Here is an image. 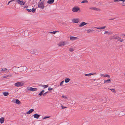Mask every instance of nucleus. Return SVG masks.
Instances as JSON below:
<instances>
[{
  "label": "nucleus",
  "instance_id": "1",
  "mask_svg": "<svg viewBox=\"0 0 125 125\" xmlns=\"http://www.w3.org/2000/svg\"><path fill=\"white\" fill-rule=\"evenodd\" d=\"M38 6L42 9H43L44 7V1H42L39 3Z\"/></svg>",
  "mask_w": 125,
  "mask_h": 125
},
{
  "label": "nucleus",
  "instance_id": "2",
  "mask_svg": "<svg viewBox=\"0 0 125 125\" xmlns=\"http://www.w3.org/2000/svg\"><path fill=\"white\" fill-rule=\"evenodd\" d=\"M23 85V84L20 82H18L14 84V85L17 87L21 86Z\"/></svg>",
  "mask_w": 125,
  "mask_h": 125
},
{
  "label": "nucleus",
  "instance_id": "3",
  "mask_svg": "<svg viewBox=\"0 0 125 125\" xmlns=\"http://www.w3.org/2000/svg\"><path fill=\"white\" fill-rule=\"evenodd\" d=\"M79 21V20L78 18H74L72 19V21L73 23H78Z\"/></svg>",
  "mask_w": 125,
  "mask_h": 125
},
{
  "label": "nucleus",
  "instance_id": "4",
  "mask_svg": "<svg viewBox=\"0 0 125 125\" xmlns=\"http://www.w3.org/2000/svg\"><path fill=\"white\" fill-rule=\"evenodd\" d=\"M66 43V42H62L59 43L58 45L59 46H64Z\"/></svg>",
  "mask_w": 125,
  "mask_h": 125
},
{
  "label": "nucleus",
  "instance_id": "5",
  "mask_svg": "<svg viewBox=\"0 0 125 125\" xmlns=\"http://www.w3.org/2000/svg\"><path fill=\"white\" fill-rule=\"evenodd\" d=\"M79 9H80L77 7H74L72 9V10L73 12H76L78 11Z\"/></svg>",
  "mask_w": 125,
  "mask_h": 125
},
{
  "label": "nucleus",
  "instance_id": "6",
  "mask_svg": "<svg viewBox=\"0 0 125 125\" xmlns=\"http://www.w3.org/2000/svg\"><path fill=\"white\" fill-rule=\"evenodd\" d=\"M18 2V3L21 6L24 5L25 3V2L24 1H22L21 0L20 1H17Z\"/></svg>",
  "mask_w": 125,
  "mask_h": 125
},
{
  "label": "nucleus",
  "instance_id": "7",
  "mask_svg": "<svg viewBox=\"0 0 125 125\" xmlns=\"http://www.w3.org/2000/svg\"><path fill=\"white\" fill-rule=\"evenodd\" d=\"M78 39V38L75 37L70 36V39L72 41L76 40Z\"/></svg>",
  "mask_w": 125,
  "mask_h": 125
},
{
  "label": "nucleus",
  "instance_id": "8",
  "mask_svg": "<svg viewBox=\"0 0 125 125\" xmlns=\"http://www.w3.org/2000/svg\"><path fill=\"white\" fill-rule=\"evenodd\" d=\"M87 24V23H85V22H83L80 23L79 25V27H83V26Z\"/></svg>",
  "mask_w": 125,
  "mask_h": 125
},
{
  "label": "nucleus",
  "instance_id": "9",
  "mask_svg": "<svg viewBox=\"0 0 125 125\" xmlns=\"http://www.w3.org/2000/svg\"><path fill=\"white\" fill-rule=\"evenodd\" d=\"M1 71L4 72L5 73H6L9 72V70L7 69L6 68H4L2 69Z\"/></svg>",
  "mask_w": 125,
  "mask_h": 125
},
{
  "label": "nucleus",
  "instance_id": "10",
  "mask_svg": "<svg viewBox=\"0 0 125 125\" xmlns=\"http://www.w3.org/2000/svg\"><path fill=\"white\" fill-rule=\"evenodd\" d=\"M106 28L105 26H104L102 27H95V28L98 29H105Z\"/></svg>",
  "mask_w": 125,
  "mask_h": 125
},
{
  "label": "nucleus",
  "instance_id": "11",
  "mask_svg": "<svg viewBox=\"0 0 125 125\" xmlns=\"http://www.w3.org/2000/svg\"><path fill=\"white\" fill-rule=\"evenodd\" d=\"M119 37L117 36L116 35H115L113 36L111 38V39H116L118 40Z\"/></svg>",
  "mask_w": 125,
  "mask_h": 125
},
{
  "label": "nucleus",
  "instance_id": "12",
  "mask_svg": "<svg viewBox=\"0 0 125 125\" xmlns=\"http://www.w3.org/2000/svg\"><path fill=\"white\" fill-rule=\"evenodd\" d=\"M33 115L34 118H36L37 119H38L40 116V115H38L37 114H34Z\"/></svg>",
  "mask_w": 125,
  "mask_h": 125
},
{
  "label": "nucleus",
  "instance_id": "13",
  "mask_svg": "<svg viewBox=\"0 0 125 125\" xmlns=\"http://www.w3.org/2000/svg\"><path fill=\"white\" fill-rule=\"evenodd\" d=\"M89 9H90L93 10H99V9L95 7H91L89 8Z\"/></svg>",
  "mask_w": 125,
  "mask_h": 125
},
{
  "label": "nucleus",
  "instance_id": "14",
  "mask_svg": "<svg viewBox=\"0 0 125 125\" xmlns=\"http://www.w3.org/2000/svg\"><path fill=\"white\" fill-rule=\"evenodd\" d=\"M34 111V109H31L30 110L28 111L27 113V114H30L31 113L33 112Z\"/></svg>",
  "mask_w": 125,
  "mask_h": 125
},
{
  "label": "nucleus",
  "instance_id": "15",
  "mask_svg": "<svg viewBox=\"0 0 125 125\" xmlns=\"http://www.w3.org/2000/svg\"><path fill=\"white\" fill-rule=\"evenodd\" d=\"M4 118L2 117L0 118V122L2 124L4 122Z\"/></svg>",
  "mask_w": 125,
  "mask_h": 125
},
{
  "label": "nucleus",
  "instance_id": "16",
  "mask_svg": "<svg viewBox=\"0 0 125 125\" xmlns=\"http://www.w3.org/2000/svg\"><path fill=\"white\" fill-rule=\"evenodd\" d=\"M54 0H49L47 1V3L50 4H52L54 2Z\"/></svg>",
  "mask_w": 125,
  "mask_h": 125
},
{
  "label": "nucleus",
  "instance_id": "17",
  "mask_svg": "<svg viewBox=\"0 0 125 125\" xmlns=\"http://www.w3.org/2000/svg\"><path fill=\"white\" fill-rule=\"evenodd\" d=\"M40 86H41L43 87L44 88H46L48 86V84L46 85H43L41 84L40 85Z\"/></svg>",
  "mask_w": 125,
  "mask_h": 125
},
{
  "label": "nucleus",
  "instance_id": "18",
  "mask_svg": "<svg viewBox=\"0 0 125 125\" xmlns=\"http://www.w3.org/2000/svg\"><path fill=\"white\" fill-rule=\"evenodd\" d=\"M12 75H8L5 76H2L3 78H5L8 77H11Z\"/></svg>",
  "mask_w": 125,
  "mask_h": 125
},
{
  "label": "nucleus",
  "instance_id": "19",
  "mask_svg": "<svg viewBox=\"0 0 125 125\" xmlns=\"http://www.w3.org/2000/svg\"><path fill=\"white\" fill-rule=\"evenodd\" d=\"M15 103L16 104H20L21 103V102L20 101L17 99L16 100Z\"/></svg>",
  "mask_w": 125,
  "mask_h": 125
},
{
  "label": "nucleus",
  "instance_id": "20",
  "mask_svg": "<svg viewBox=\"0 0 125 125\" xmlns=\"http://www.w3.org/2000/svg\"><path fill=\"white\" fill-rule=\"evenodd\" d=\"M32 88L30 87H28L27 88V89L28 90H30L31 91H32Z\"/></svg>",
  "mask_w": 125,
  "mask_h": 125
},
{
  "label": "nucleus",
  "instance_id": "21",
  "mask_svg": "<svg viewBox=\"0 0 125 125\" xmlns=\"http://www.w3.org/2000/svg\"><path fill=\"white\" fill-rule=\"evenodd\" d=\"M111 79H109L108 80H105L104 81V83H110L111 82V80H110Z\"/></svg>",
  "mask_w": 125,
  "mask_h": 125
},
{
  "label": "nucleus",
  "instance_id": "22",
  "mask_svg": "<svg viewBox=\"0 0 125 125\" xmlns=\"http://www.w3.org/2000/svg\"><path fill=\"white\" fill-rule=\"evenodd\" d=\"M94 74V73H90L89 74H85L84 75L85 76H90L92 75H93Z\"/></svg>",
  "mask_w": 125,
  "mask_h": 125
},
{
  "label": "nucleus",
  "instance_id": "23",
  "mask_svg": "<svg viewBox=\"0 0 125 125\" xmlns=\"http://www.w3.org/2000/svg\"><path fill=\"white\" fill-rule=\"evenodd\" d=\"M45 91L43 90H42V91L39 94V95L40 96H41L42 94H43L44 92Z\"/></svg>",
  "mask_w": 125,
  "mask_h": 125
},
{
  "label": "nucleus",
  "instance_id": "24",
  "mask_svg": "<svg viewBox=\"0 0 125 125\" xmlns=\"http://www.w3.org/2000/svg\"><path fill=\"white\" fill-rule=\"evenodd\" d=\"M117 40L118 41L120 42H123L124 41V40L123 39L120 38L119 37V38Z\"/></svg>",
  "mask_w": 125,
  "mask_h": 125
},
{
  "label": "nucleus",
  "instance_id": "25",
  "mask_svg": "<svg viewBox=\"0 0 125 125\" xmlns=\"http://www.w3.org/2000/svg\"><path fill=\"white\" fill-rule=\"evenodd\" d=\"M109 89L111 90L112 92H113L114 93H115L116 92V91L115 90L114 88V89H109Z\"/></svg>",
  "mask_w": 125,
  "mask_h": 125
},
{
  "label": "nucleus",
  "instance_id": "26",
  "mask_svg": "<svg viewBox=\"0 0 125 125\" xmlns=\"http://www.w3.org/2000/svg\"><path fill=\"white\" fill-rule=\"evenodd\" d=\"M70 79L69 78H67L65 79V82L66 83L70 81Z\"/></svg>",
  "mask_w": 125,
  "mask_h": 125
},
{
  "label": "nucleus",
  "instance_id": "27",
  "mask_svg": "<svg viewBox=\"0 0 125 125\" xmlns=\"http://www.w3.org/2000/svg\"><path fill=\"white\" fill-rule=\"evenodd\" d=\"M3 94L5 96H7L8 95L9 93L8 92H4L3 93Z\"/></svg>",
  "mask_w": 125,
  "mask_h": 125
},
{
  "label": "nucleus",
  "instance_id": "28",
  "mask_svg": "<svg viewBox=\"0 0 125 125\" xmlns=\"http://www.w3.org/2000/svg\"><path fill=\"white\" fill-rule=\"evenodd\" d=\"M94 31V30H93L88 29L87 30V33H89L91 31Z\"/></svg>",
  "mask_w": 125,
  "mask_h": 125
},
{
  "label": "nucleus",
  "instance_id": "29",
  "mask_svg": "<svg viewBox=\"0 0 125 125\" xmlns=\"http://www.w3.org/2000/svg\"><path fill=\"white\" fill-rule=\"evenodd\" d=\"M88 2V1L87 0H84L81 2L82 3H87Z\"/></svg>",
  "mask_w": 125,
  "mask_h": 125
},
{
  "label": "nucleus",
  "instance_id": "30",
  "mask_svg": "<svg viewBox=\"0 0 125 125\" xmlns=\"http://www.w3.org/2000/svg\"><path fill=\"white\" fill-rule=\"evenodd\" d=\"M104 77H106L108 78H109L110 77V76L108 74H105L104 75Z\"/></svg>",
  "mask_w": 125,
  "mask_h": 125
},
{
  "label": "nucleus",
  "instance_id": "31",
  "mask_svg": "<svg viewBox=\"0 0 125 125\" xmlns=\"http://www.w3.org/2000/svg\"><path fill=\"white\" fill-rule=\"evenodd\" d=\"M31 10V11L32 12L34 13L35 12L36 9L34 8H32Z\"/></svg>",
  "mask_w": 125,
  "mask_h": 125
},
{
  "label": "nucleus",
  "instance_id": "32",
  "mask_svg": "<svg viewBox=\"0 0 125 125\" xmlns=\"http://www.w3.org/2000/svg\"><path fill=\"white\" fill-rule=\"evenodd\" d=\"M37 89L36 88H33L32 89V91H37Z\"/></svg>",
  "mask_w": 125,
  "mask_h": 125
},
{
  "label": "nucleus",
  "instance_id": "33",
  "mask_svg": "<svg viewBox=\"0 0 125 125\" xmlns=\"http://www.w3.org/2000/svg\"><path fill=\"white\" fill-rule=\"evenodd\" d=\"M64 82V81H62L60 83V86L62 85Z\"/></svg>",
  "mask_w": 125,
  "mask_h": 125
},
{
  "label": "nucleus",
  "instance_id": "34",
  "mask_svg": "<svg viewBox=\"0 0 125 125\" xmlns=\"http://www.w3.org/2000/svg\"><path fill=\"white\" fill-rule=\"evenodd\" d=\"M74 51V50L73 48H70L69 49V51L71 52H72Z\"/></svg>",
  "mask_w": 125,
  "mask_h": 125
},
{
  "label": "nucleus",
  "instance_id": "35",
  "mask_svg": "<svg viewBox=\"0 0 125 125\" xmlns=\"http://www.w3.org/2000/svg\"><path fill=\"white\" fill-rule=\"evenodd\" d=\"M50 116H45L43 118V119H46V118H50Z\"/></svg>",
  "mask_w": 125,
  "mask_h": 125
},
{
  "label": "nucleus",
  "instance_id": "36",
  "mask_svg": "<svg viewBox=\"0 0 125 125\" xmlns=\"http://www.w3.org/2000/svg\"><path fill=\"white\" fill-rule=\"evenodd\" d=\"M62 98H64L65 99H66L67 98V97L66 96H65L64 95H62Z\"/></svg>",
  "mask_w": 125,
  "mask_h": 125
},
{
  "label": "nucleus",
  "instance_id": "37",
  "mask_svg": "<svg viewBox=\"0 0 125 125\" xmlns=\"http://www.w3.org/2000/svg\"><path fill=\"white\" fill-rule=\"evenodd\" d=\"M26 10L28 11L29 12H31V9H27Z\"/></svg>",
  "mask_w": 125,
  "mask_h": 125
},
{
  "label": "nucleus",
  "instance_id": "38",
  "mask_svg": "<svg viewBox=\"0 0 125 125\" xmlns=\"http://www.w3.org/2000/svg\"><path fill=\"white\" fill-rule=\"evenodd\" d=\"M15 0H10V1H9V2H8V4H7V5H9V3H10V2H12V1H15Z\"/></svg>",
  "mask_w": 125,
  "mask_h": 125
},
{
  "label": "nucleus",
  "instance_id": "39",
  "mask_svg": "<svg viewBox=\"0 0 125 125\" xmlns=\"http://www.w3.org/2000/svg\"><path fill=\"white\" fill-rule=\"evenodd\" d=\"M48 92H45V93H44L43 94V96H45L46 95V94L47 93H48Z\"/></svg>",
  "mask_w": 125,
  "mask_h": 125
},
{
  "label": "nucleus",
  "instance_id": "40",
  "mask_svg": "<svg viewBox=\"0 0 125 125\" xmlns=\"http://www.w3.org/2000/svg\"><path fill=\"white\" fill-rule=\"evenodd\" d=\"M119 1H121V0H114V2H119Z\"/></svg>",
  "mask_w": 125,
  "mask_h": 125
},
{
  "label": "nucleus",
  "instance_id": "41",
  "mask_svg": "<svg viewBox=\"0 0 125 125\" xmlns=\"http://www.w3.org/2000/svg\"><path fill=\"white\" fill-rule=\"evenodd\" d=\"M108 31H105L104 33V34H108Z\"/></svg>",
  "mask_w": 125,
  "mask_h": 125
},
{
  "label": "nucleus",
  "instance_id": "42",
  "mask_svg": "<svg viewBox=\"0 0 125 125\" xmlns=\"http://www.w3.org/2000/svg\"><path fill=\"white\" fill-rule=\"evenodd\" d=\"M57 32V31H53L51 32V33H52L53 34H55Z\"/></svg>",
  "mask_w": 125,
  "mask_h": 125
},
{
  "label": "nucleus",
  "instance_id": "43",
  "mask_svg": "<svg viewBox=\"0 0 125 125\" xmlns=\"http://www.w3.org/2000/svg\"><path fill=\"white\" fill-rule=\"evenodd\" d=\"M61 107H62V108L63 109L67 108L66 107L64 106H63L62 105L61 106Z\"/></svg>",
  "mask_w": 125,
  "mask_h": 125
},
{
  "label": "nucleus",
  "instance_id": "44",
  "mask_svg": "<svg viewBox=\"0 0 125 125\" xmlns=\"http://www.w3.org/2000/svg\"><path fill=\"white\" fill-rule=\"evenodd\" d=\"M48 89L49 91H51L52 89V88L51 87H49L48 88Z\"/></svg>",
  "mask_w": 125,
  "mask_h": 125
},
{
  "label": "nucleus",
  "instance_id": "45",
  "mask_svg": "<svg viewBox=\"0 0 125 125\" xmlns=\"http://www.w3.org/2000/svg\"><path fill=\"white\" fill-rule=\"evenodd\" d=\"M122 35L123 36V38H124L125 37V34H122Z\"/></svg>",
  "mask_w": 125,
  "mask_h": 125
},
{
  "label": "nucleus",
  "instance_id": "46",
  "mask_svg": "<svg viewBox=\"0 0 125 125\" xmlns=\"http://www.w3.org/2000/svg\"><path fill=\"white\" fill-rule=\"evenodd\" d=\"M28 7L27 6H26L24 7V8H27Z\"/></svg>",
  "mask_w": 125,
  "mask_h": 125
},
{
  "label": "nucleus",
  "instance_id": "47",
  "mask_svg": "<svg viewBox=\"0 0 125 125\" xmlns=\"http://www.w3.org/2000/svg\"><path fill=\"white\" fill-rule=\"evenodd\" d=\"M104 74H100V75L101 76H104Z\"/></svg>",
  "mask_w": 125,
  "mask_h": 125
},
{
  "label": "nucleus",
  "instance_id": "48",
  "mask_svg": "<svg viewBox=\"0 0 125 125\" xmlns=\"http://www.w3.org/2000/svg\"><path fill=\"white\" fill-rule=\"evenodd\" d=\"M114 19H115L114 18H113V19H110L109 20H114Z\"/></svg>",
  "mask_w": 125,
  "mask_h": 125
},
{
  "label": "nucleus",
  "instance_id": "49",
  "mask_svg": "<svg viewBox=\"0 0 125 125\" xmlns=\"http://www.w3.org/2000/svg\"><path fill=\"white\" fill-rule=\"evenodd\" d=\"M121 1H122L123 2L125 1V0H121Z\"/></svg>",
  "mask_w": 125,
  "mask_h": 125
},
{
  "label": "nucleus",
  "instance_id": "50",
  "mask_svg": "<svg viewBox=\"0 0 125 125\" xmlns=\"http://www.w3.org/2000/svg\"><path fill=\"white\" fill-rule=\"evenodd\" d=\"M20 0H17V1H20Z\"/></svg>",
  "mask_w": 125,
  "mask_h": 125
},
{
  "label": "nucleus",
  "instance_id": "51",
  "mask_svg": "<svg viewBox=\"0 0 125 125\" xmlns=\"http://www.w3.org/2000/svg\"><path fill=\"white\" fill-rule=\"evenodd\" d=\"M124 75L125 76V73L124 74Z\"/></svg>",
  "mask_w": 125,
  "mask_h": 125
},
{
  "label": "nucleus",
  "instance_id": "52",
  "mask_svg": "<svg viewBox=\"0 0 125 125\" xmlns=\"http://www.w3.org/2000/svg\"><path fill=\"white\" fill-rule=\"evenodd\" d=\"M124 6H125V5H124Z\"/></svg>",
  "mask_w": 125,
  "mask_h": 125
}]
</instances>
